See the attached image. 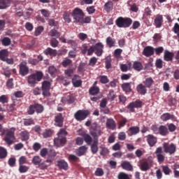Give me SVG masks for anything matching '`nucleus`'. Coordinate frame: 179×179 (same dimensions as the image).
Listing matches in <instances>:
<instances>
[{
	"instance_id": "4468645a",
	"label": "nucleus",
	"mask_w": 179,
	"mask_h": 179,
	"mask_svg": "<svg viewBox=\"0 0 179 179\" xmlns=\"http://www.w3.org/2000/svg\"><path fill=\"white\" fill-rule=\"evenodd\" d=\"M155 155H157V162L159 164L164 162L166 157L163 155V148L162 147H159L156 149Z\"/></svg>"
},
{
	"instance_id": "b1692460",
	"label": "nucleus",
	"mask_w": 179,
	"mask_h": 179,
	"mask_svg": "<svg viewBox=\"0 0 179 179\" xmlns=\"http://www.w3.org/2000/svg\"><path fill=\"white\" fill-rule=\"evenodd\" d=\"M114 8V3L111 1H108L103 6V9L107 13H110Z\"/></svg>"
},
{
	"instance_id": "f03ea898",
	"label": "nucleus",
	"mask_w": 179,
	"mask_h": 179,
	"mask_svg": "<svg viewBox=\"0 0 179 179\" xmlns=\"http://www.w3.org/2000/svg\"><path fill=\"white\" fill-rule=\"evenodd\" d=\"M43 76H44V74H43V72L41 71H37L36 73L30 75L27 80L29 85L32 87H34L37 82H40L43 79Z\"/></svg>"
},
{
	"instance_id": "e2e57ef3",
	"label": "nucleus",
	"mask_w": 179,
	"mask_h": 179,
	"mask_svg": "<svg viewBox=\"0 0 179 179\" xmlns=\"http://www.w3.org/2000/svg\"><path fill=\"white\" fill-rule=\"evenodd\" d=\"M58 44H59V42H58V40L57 38H52L50 40V45L51 47H53V48H56V47H58Z\"/></svg>"
},
{
	"instance_id": "aec40b11",
	"label": "nucleus",
	"mask_w": 179,
	"mask_h": 179,
	"mask_svg": "<svg viewBox=\"0 0 179 179\" xmlns=\"http://www.w3.org/2000/svg\"><path fill=\"white\" fill-rule=\"evenodd\" d=\"M147 142L148 145L152 148L155 143H157V138L152 134H148L147 136Z\"/></svg>"
},
{
	"instance_id": "7ed1b4c3",
	"label": "nucleus",
	"mask_w": 179,
	"mask_h": 179,
	"mask_svg": "<svg viewBox=\"0 0 179 179\" xmlns=\"http://www.w3.org/2000/svg\"><path fill=\"white\" fill-rule=\"evenodd\" d=\"M115 24L117 27L127 29V27H129L131 24H132V19L129 17H119L115 20Z\"/></svg>"
},
{
	"instance_id": "412c9836",
	"label": "nucleus",
	"mask_w": 179,
	"mask_h": 179,
	"mask_svg": "<svg viewBox=\"0 0 179 179\" xmlns=\"http://www.w3.org/2000/svg\"><path fill=\"white\" fill-rule=\"evenodd\" d=\"M147 87L143 85V84L141 83L137 85L136 90L139 94L141 96H145L148 93V90L146 89Z\"/></svg>"
},
{
	"instance_id": "de8ad7c7",
	"label": "nucleus",
	"mask_w": 179,
	"mask_h": 179,
	"mask_svg": "<svg viewBox=\"0 0 179 179\" xmlns=\"http://www.w3.org/2000/svg\"><path fill=\"white\" fill-rule=\"evenodd\" d=\"M94 176H96V177H103V176H104V170H103L102 168H96Z\"/></svg>"
},
{
	"instance_id": "6e6d98bb",
	"label": "nucleus",
	"mask_w": 179,
	"mask_h": 179,
	"mask_svg": "<svg viewBox=\"0 0 179 179\" xmlns=\"http://www.w3.org/2000/svg\"><path fill=\"white\" fill-rule=\"evenodd\" d=\"M72 64V61L70 59L66 58L63 62H62V66L64 68H66V66H69V65Z\"/></svg>"
},
{
	"instance_id": "3c124183",
	"label": "nucleus",
	"mask_w": 179,
	"mask_h": 179,
	"mask_svg": "<svg viewBox=\"0 0 179 179\" xmlns=\"http://www.w3.org/2000/svg\"><path fill=\"white\" fill-rule=\"evenodd\" d=\"M10 43H12V41H10V38L8 37H4L1 40V44L2 45H4V47H8L10 44Z\"/></svg>"
},
{
	"instance_id": "7c9ffc66",
	"label": "nucleus",
	"mask_w": 179,
	"mask_h": 179,
	"mask_svg": "<svg viewBox=\"0 0 179 179\" xmlns=\"http://www.w3.org/2000/svg\"><path fill=\"white\" fill-rule=\"evenodd\" d=\"M106 43L109 48H112V47H115V39L111 38V36H108L106 38Z\"/></svg>"
},
{
	"instance_id": "8fccbe9b",
	"label": "nucleus",
	"mask_w": 179,
	"mask_h": 179,
	"mask_svg": "<svg viewBox=\"0 0 179 179\" xmlns=\"http://www.w3.org/2000/svg\"><path fill=\"white\" fill-rule=\"evenodd\" d=\"M99 79L101 83L103 85H106V83H108L110 82V80H108V77H107V76H99Z\"/></svg>"
},
{
	"instance_id": "1a4fd4ad",
	"label": "nucleus",
	"mask_w": 179,
	"mask_h": 179,
	"mask_svg": "<svg viewBox=\"0 0 179 179\" xmlns=\"http://www.w3.org/2000/svg\"><path fill=\"white\" fill-rule=\"evenodd\" d=\"M164 152L165 153H169V155H174L176 152H177V146L176 144L171 143L169 144V143H163Z\"/></svg>"
},
{
	"instance_id": "c9c22d12",
	"label": "nucleus",
	"mask_w": 179,
	"mask_h": 179,
	"mask_svg": "<svg viewBox=\"0 0 179 179\" xmlns=\"http://www.w3.org/2000/svg\"><path fill=\"white\" fill-rule=\"evenodd\" d=\"M159 134L162 136H166L169 134V129L166 126L161 125L159 127Z\"/></svg>"
},
{
	"instance_id": "20e7f679",
	"label": "nucleus",
	"mask_w": 179,
	"mask_h": 179,
	"mask_svg": "<svg viewBox=\"0 0 179 179\" xmlns=\"http://www.w3.org/2000/svg\"><path fill=\"white\" fill-rule=\"evenodd\" d=\"M16 129L14 127L10 128V129L6 130V136L4 138V141L7 145H12L16 138L15 137V131Z\"/></svg>"
},
{
	"instance_id": "2eb2a0df",
	"label": "nucleus",
	"mask_w": 179,
	"mask_h": 179,
	"mask_svg": "<svg viewBox=\"0 0 179 179\" xmlns=\"http://www.w3.org/2000/svg\"><path fill=\"white\" fill-rule=\"evenodd\" d=\"M143 55L147 57H152V55H155V48L152 46H146L144 48L143 50Z\"/></svg>"
},
{
	"instance_id": "a878e982",
	"label": "nucleus",
	"mask_w": 179,
	"mask_h": 179,
	"mask_svg": "<svg viewBox=\"0 0 179 179\" xmlns=\"http://www.w3.org/2000/svg\"><path fill=\"white\" fill-rule=\"evenodd\" d=\"M80 136H83L85 142L88 145H92V142L93 141V138L90 136L89 134L86 132H83L80 134Z\"/></svg>"
},
{
	"instance_id": "338daca9",
	"label": "nucleus",
	"mask_w": 179,
	"mask_h": 179,
	"mask_svg": "<svg viewBox=\"0 0 179 179\" xmlns=\"http://www.w3.org/2000/svg\"><path fill=\"white\" fill-rule=\"evenodd\" d=\"M64 73L67 78H72L73 76V69H69L67 70H65Z\"/></svg>"
},
{
	"instance_id": "4be33fe9",
	"label": "nucleus",
	"mask_w": 179,
	"mask_h": 179,
	"mask_svg": "<svg viewBox=\"0 0 179 179\" xmlns=\"http://www.w3.org/2000/svg\"><path fill=\"white\" fill-rule=\"evenodd\" d=\"M174 58V53L171 52L169 50H165L164 54V61H166V62H170L173 61V59Z\"/></svg>"
},
{
	"instance_id": "39448f33",
	"label": "nucleus",
	"mask_w": 179,
	"mask_h": 179,
	"mask_svg": "<svg viewBox=\"0 0 179 179\" xmlns=\"http://www.w3.org/2000/svg\"><path fill=\"white\" fill-rule=\"evenodd\" d=\"M43 111H44V106L43 105L34 103L29 106L27 113L29 115H33L34 113H37V114H41Z\"/></svg>"
},
{
	"instance_id": "c85d7f7f",
	"label": "nucleus",
	"mask_w": 179,
	"mask_h": 179,
	"mask_svg": "<svg viewBox=\"0 0 179 179\" xmlns=\"http://www.w3.org/2000/svg\"><path fill=\"white\" fill-rule=\"evenodd\" d=\"M115 121L113 119H108L106 121V128L108 129H115Z\"/></svg>"
},
{
	"instance_id": "0e129e2a",
	"label": "nucleus",
	"mask_w": 179,
	"mask_h": 179,
	"mask_svg": "<svg viewBox=\"0 0 179 179\" xmlns=\"http://www.w3.org/2000/svg\"><path fill=\"white\" fill-rule=\"evenodd\" d=\"M8 166H10V167H15V166H16V158L10 157L8 159Z\"/></svg>"
},
{
	"instance_id": "4d7b16f0",
	"label": "nucleus",
	"mask_w": 179,
	"mask_h": 179,
	"mask_svg": "<svg viewBox=\"0 0 179 179\" xmlns=\"http://www.w3.org/2000/svg\"><path fill=\"white\" fill-rule=\"evenodd\" d=\"M118 179H131L129 175L124 172H120L117 176Z\"/></svg>"
},
{
	"instance_id": "0eeeda50",
	"label": "nucleus",
	"mask_w": 179,
	"mask_h": 179,
	"mask_svg": "<svg viewBox=\"0 0 179 179\" xmlns=\"http://www.w3.org/2000/svg\"><path fill=\"white\" fill-rule=\"evenodd\" d=\"M42 94L44 97H50L51 96V92H50V90H51V82L48 80H44L42 82Z\"/></svg>"
},
{
	"instance_id": "09e8293b",
	"label": "nucleus",
	"mask_w": 179,
	"mask_h": 179,
	"mask_svg": "<svg viewBox=\"0 0 179 179\" xmlns=\"http://www.w3.org/2000/svg\"><path fill=\"white\" fill-rule=\"evenodd\" d=\"M29 166L26 165H19V171L21 174H23L24 173H27L29 171Z\"/></svg>"
},
{
	"instance_id": "774afa93",
	"label": "nucleus",
	"mask_w": 179,
	"mask_h": 179,
	"mask_svg": "<svg viewBox=\"0 0 179 179\" xmlns=\"http://www.w3.org/2000/svg\"><path fill=\"white\" fill-rule=\"evenodd\" d=\"M90 22H92V18L90 17H83L80 22V24H84V23H90Z\"/></svg>"
},
{
	"instance_id": "6e6552de",
	"label": "nucleus",
	"mask_w": 179,
	"mask_h": 179,
	"mask_svg": "<svg viewBox=\"0 0 179 179\" xmlns=\"http://www.w3.org/2000/svg\"><path fill=\"white\" fill-rule=\"evenodd\" d=\"M90 115V111L87 110H79L74 114V118L76 121H85L87 117Z\"/></svg>"
},
{
	"instance_id": "bf43d9fd",
	"label": "nucleus",
	"mask_w": 179,
	"mask_h": 179,
	"mask_svg": "<svg viewBox=\"0 0 179 179\" xmlns=\"http://www.w3.org/2000/svg\"><path fill=\"white\" fill-rule=\"evenodd\" d=\"M155 66L158 69H162V68H163V60H162V59H157L155 62Z\"/></svg>"
},
{
	"instance_id": "5701e85b",
	"label": "nucleus",
	"mask_w": 179,
	"mask_h": 179,
	"mask_svg": "<svg viewBox=\"0 0 179 179\" xmlns=\"http://www.w3.org/2000/svg\"><path fill=\"white\" fill-rule=\"evenodd\" d=\"M78 79H79V76L74 75L72 78L73 87H80V86H82V80Z\"/></svg>"
},
{
	"instance_id": "5fc2aeb1",
	"label": "nucleus",
	"mask_w": 179,
	"mask_h": 179,
	"mask_svg": "<svg viewBox=\"0 0 179 179\" xmlns=\"http://www.w3.org/2000/svg\"><path fill=\"white\" fill-rule=\"evenodd\" d=\"M127 122H128V120L125 117H122V119L118 122V128L119 129L122 128L123 127H125L127 124Z\"/></svg>"
},
{
	"instance_id": "423d86ee",
	"label": "nucleus",
	"mask_w": 179,
	"mask_h": 179,
	"mask_svg": "<svg viewBox=\"0 0 179 179\" xmlns=\"http://www.w3.org/2000/svg\"><path fill=\"white\" fill-rule=\"evenodd\" d=\"M72 16L74 20V23H80L82 19L85 17V13L83 10L79 8H76L72 12Z\"/></svg>"
},
{
	"instance_id": "58836bf2",
	"label": "nucleus",
	"mask_w": 179,
	"mask_h": 179,
	"mask_svg": "<svg viewBox=\"0 0 179 179\" xmlns=\"http://www.w3.org/2000/svg\"><path fill=\"white\" fill-rule=\"evenodd\" d=\"M99 92H100V88L96 86H92L89 90V93L92 96H96V94H99Z\"/></svg>"
},
{
	"instance_id": "052dcab7",
	"label": "nucleus",
	"mask_w": 179,
	"mask_h": 179,
	"mask_svg": "<svg viewBox=\"0 0 179 179\" xmlns=\"http://www.w3.org/2000/svg\"><path fill=\"white\" fill-rule=\"evenodd\" d=\"M162 171L165 174V176H170V173L171 171V169L169 168L167 166H162Z\"/></svg>"
},
{
	"instance_id": "f8f14e48",
	"label": "nucleus",
	"mask_w": 179,
	"mask_h": 179,
	"mask_svg": "<svg viewBox=\"0 0 179 179\" xmlns=\"http://www.w3.org/2000/svg\"><path fill=\"white\" fill-rule=\"evenodd\" d=\"M143 104V102H142L141 100L137 99L135 101L131 102L128 106L127 108L131 111V113H134L135 111V108H141Z\"/></svg>"
},
{
	"instance_id": "9b49d317",
	"label": "nucleus",
	"mask_w": 179,
	"mask_h": 179,
	"mask_svg": "<svg viewBox=\"0 0 179 179\" xmlns=\"http://www.w3.org/2000/svg\"><path fill=\"white\" fill-rule=\"evenodd\" d=\"M65 118L64 117V115L59 113L55 115L54 118V125L55 127H57L58 128H62L64 127V120Z\"/></svg>"
},
{
	"instance_id": "680f3d73",
	"label": "nucleus",
	"mask_w": 179,
	"mask_h": 179,
	"mask_svg": "<svg viewBox=\"0 0 179 179\" xmlns=\"http://www.w3.org/2000/svg\"><path fill=\"white\" fill-rule=\"evenodd\" d=\"M86 10L89 15H93L96 12V8L94 6H90L87 7Z\"/></svg>"
},
{
	"instance_id": "49530a36",
	"label": "nucleus",
	"mask_w": 179,
	"mask_h": 179,
	"mask_svg": "<svg viewBox=\"0 0 179 179\" xmlns=\"http://www.w3.org/2000/svg\"><path fill=\"white\" fill-rule=\"evenodd\" d=\"M24 125L25 127H30V125H34V120H33V118L24 119Z\"/></svg>"
},
{
	"instance_id": "ea45409f",
	"label": "nucleus",
	"mask_w": 179,
	"mask_h": 179,
	"mask_svg": "<svg viewBox=\"0 0 179 179\" xmlns=\"http://www.w3.org/2000/svg\"><path fill=\"white\" fill-rule=\"evenodd\" d=\"M173 118H174V115H171L169 113H164L162 116H161V120L162 121H169V120H173Z\"/></svg>"
},
{
	"instance_id": "f257e3e1",
	"label": "nucleus",
	"mask_w": 179,
	"mask_h": 179,
	"mask_svg": "<svg viewBox=\"0 0 179 179\" xmlns=\"http://www.w3.org/2000/svg\"><path fill=\"white\" fill-rule=\"evenodd\" d=\"M68 135V131L64 129H61L57 134V138L54 139V145L57 146V148H59L65 143H66V136Z\"/></svg>"
},
{
	"instance_id": "e433bc0d",
	"label": "nucleus",
	"mask_w": 179,
	"mask_h": 179,
	"mask_svg": "<svg viewBox=\"0 0 179 179\" xmlns=\"http://www.w3.org/2000/svg\"><path fill=\"white\" fill-rule=\"evenodd\" d=\"M122 88L124 92L126 93H131L132 92V89L131 88V83H126L122 85Z\"/></svg>"
},
{
	"instance_id": "37998d69",
	"label": "nucleus",
	"mask_w": 179,
	"mask_h": 179,
	"mask_svg": "<svg viewBox=\"0 0 179 179\" xmlns=\"http://www.w3.org/2000/svg\"><path fill=\"white\" fill-rule=\"evenodd\" d=\"M9 55L8 53V50H1L0 51V59L1 61H6V57Z\"/></svg>"
},
{
	"instance_id": "4c0bfd02",
	"label": "nucleus",
	"mask_w": 179,
	"mask_h": 179,
	"mask_svg": "<svg viewBox=\"0 0 179 179\" xmlns=\"http://www.w3.org/2000/svg\"><path fill=\"white\" fill-rule=\"evenodd\" d=\"M43 52L45 55H53L54 57L57 55V50H54L51 48H48L43 51Z\"/></svg>"
},
{
	"instance_id": "cd10ccee",
	"label": "nucleus",
	"mask_w": 179,
	"mask_h": 179,
	"mask_svg": "<svg viewBox=\"0 0 179 179\" xmlns=\"http://www.w3.org/2000/svg\"><path fill=\"white\" fill-rule=\"evenodd\" d=\"M20 139L22 141H29L30 133L27 130H24L20 133Z\"/></svg>"
},
{
	"instance_id": "864d4df0",
	"label": "nucleus",
	"mask_w": 179,
	"mask_h": 179,
	"mask_svg": "<svg viewBox=\"0 0 179 179\" xmlns=\"http://www.w3.org/2000/svg\"><path fill=\"white\" fill-rule=\"evenodd\" d=\"M69 161L78 162H80V159L76 155L71 154L69 155Z\"/></svg>"
},
{
	"instance_id": "c756f323",
	"label": "nucleus",
	"mask_w": 179,
	"mask_h": 179,
	"mask_svg": "<svg viewBox=\"0 0 179 179\" xmlns=\"http://www.w3.org/2000/svg\"><path fill=\"white\" fill-rule=\"evenodd\" d=\"M57 166L61 170H68V163H66V162H65L64 160L58 161Z\"/></svg>"
},
{
	"instance_id": "a18cd8bd",
	"label": "nucleus",
	"mask_w": 179,
	"mask_h": 179,
	"mask_svg": "<svg viewBox=\"0 0 179 179\" xmlns=\"http://www.w3.org/2000/svg\"><path fill=\"white\" fill-rule=\"evenodd\" d=\"M63 18L66 23H71V22L72 21L71 18V14L68 11H66L64 13Z\"/></svg>"
},
{
	"instance_id": "c03bdc74",
	"label": "nucleus",
	"mask_w": 179,
	"mask_h": 179,
	"mask_svg": "<svg viewBox=\"0 0 179 179\" xmlns=\"http://www.w3.org/2000/svg\"><path fill=\"white\" fill-rule=\"evenodd\" d=\"M129 132L131 134V135H136V134H139V127H131L129 129Z\"/></svg>"
},
{
	"instance_id": "ddd939ff",
	"label": "nucleus",
	"mask_w": 179,
	"mask_h": 179,
	"mask_svg": "<svg viewBox=\"0 0 179 179\" xmlns=\"http://www.w3.org/2000/svg\"><path fill=\"white\" fill-rule=\"evenodd\" d=\"M19 73L21 76H26L29 73V67L26 62H22L19 65Z\"/></svg>"
},
{
	"instance_id": "9d476101",
	"label": "nucleus",
	"mask_w": 179,
	"mask_h": 179,
	"mask_svg": "<svg viewBox=\"0 0 179 179\" xmlns=\"http://www.w3.org/2000/svg\"><path fill=\"white\" fill-rule=\"evenodd\" d=\"M90 134L93 137V141H99V137L101 136V129L97 125H92L90 129Z\"/></svg>"
},
{
	"instance_id": "473e14b6",
	"label": "nucleus",
	"mask_w": 179,
	"mask_h": 179,
	"mask_svg": "<svg viewBox=\"0 0 179 179\" xmlns=\"http://www.w3.org/2000/svg\"><path fill=\"white\" fill-rule=\"evenodd\" d=\"M43 137L45 138H51L54 135V130L51 129H46L43 133Z\"/></svg>"
},
{
	"instance_id": "72a5a7b5",
	"label": "nucleus",
	"mask_w": 179,
	"mask_h": 179,
	"mask_svg": "<svg viewBox=\"0 0 179 179\" xmlns=\"http://www.w3.org/2000/svg\"><path fill=\"white\" fill-rule=\"evenodd\" d=\"M155 83V80H153V78H148L143 82V83L145 85V87H148V89H150L152 87V85Z\"/></svg>"
},
{
	"instance_id": "69168bd1",
	"label": "nucleus",
	"mask_w": 179,
	"mask_h": 179,
	"mask_svg": "<svg viewBox=\"0 0 179 179\" xmlns=\"http://www.w3.org/2000/svg\"><path fill=\"white\" fill-rule=\"evenodd\" d=\"M43 30H44V27L43 26L38 27V28L36 29L34 32V35L36 36H40L41 33H43Z\"/></svg>"
},
{
	"instance_id": "2f4dec72",
	"label": "nucleus",
	"mask_w": 179,
	"mask_h": 179,
	"mask_svg": "<svg viewBox=\"0 0 179 179\" xmlns=\"http://www.w3.org/2000/svg\"><path fill=\"white\" fill-rule=\"evenodd\" d=\"M10 6V0H0V9H6Z\"/></svg>"
},
{
	"instance_id": "6ab92c4d",
	"label": "nucleus",
	"mask_w": 179,
	"mask_h": 179,
	"mask_svg": "<svg viewBox=\"0 0 179 179\" xmlns=\"http://www.w3.org/2000/svg\"><path fill=\"white\" fill-rule=\"evenodd\" d=\"M90 145V149L93 155H96L99 152V140H93L92 143Z\"/></svg>"
},
{
	"instance_id": "a19ab883",
	"label": "nucleus",
	"mask_w": 179,
	"mask_h": 179,
	"mask_svg": "<svg viewBox=\"0 0 179 179\" xmlns=\"http://www.w3.org/2000/svg\"><path fill=\"white\" fill-rule=\"evenodd\" d=\"M8 157V150L3 147L0 146V159H6Z\"/></svg>"
},
{
	"instance_id": "f704fd0d",
	"label": "nucleus",
	"mask_w": 179,
	"mask_h": 179,
	"mask_svg": "<svg viewBox=\"0 0 179 179\" xmlns=\"http://www.w3.org/2000/svg\"><path fill=\"white\" fill-rule=\"evenodd\" d=\"M133 68L135 71L141 72L143 69V65H142L141 62L136 61L133 64Z\"/></svg>"
},
{
	"instance_id": "603ef678",
	"label": "nucleus",
	"mask_w": 179,
	"mask_h": 179,
	"mask_svg": "<svg viewBox=\"0 0 179 179\" xmlns=\"http://www.w3.org/2000/svg\"><path fill=\"white\" fill-rule=\"evenodd\" d=\"M32 163L35 166H38L41 163V158L38 156H34L32 159Z\"/></svg>"
},
{
	"instance_id": "13d9d810",
	"label": "nucleus",
	"mask_w": 179,
	"mask_h": 179,
	"mask_svg": "<svg viewBox=\"0 0 179 179\" xmlns=\"http://www.w3.org/2000/svg\"><path fill=\"white\" fill-rule=\"evenodd\" d=\"M163 51H164V48L162 46L154 49V52H155L156 55H161V54H163Z\"/></svg>"
},
{
	"instance_id": "a211bd4d",
	"label": "nucleus",
	"mask_w": 179,
	"mask_h": 179,
	"mask_svg": "<svg viewBox=\"0 0 179 179\" xmlns=\"http://www.w3.org/2000/svg\"><path fill=\"white\" fill-rule=\"evenodd\" d=\"M121 167L123 170H126V171H134V166L131 164L130 162L124 161L122 162Z\"/></svg>"
},
{
	"instance_id": "393cba45",
	"label": "nucleus",
	"mask_w": 179,
	"mask_h": 179,
	"mask_svg": "<svg viewBox=\"0 0 179 179\" xmlns=\"http://www.w3.org/2000/svg\"><path fill=\"white\" fill-rule=\"evenodd\" d=\"M86 152H87V147L86 145H83L76 150V153L79 157L83 156Z\"/></svg>"
},
{
	"instance_id": "bb28decb",
	"label": "nucleus",
	"mask_w": 179,
	"mask_h": 179,
	"mask_svg": "<svg viewBox=\"0 0 179 179\" xmlns=\"http://www.w3.org/2000/svg\"><path fill=\"white\" fill-rule=\"evenodd\" d=\"M150 162L148 161H144L141 162L140 169L141 171H148V170H150Z\"/></svg>"
},
{
	"instance_id": "79ce46f5",
	"label": "nucleus",
	"mask_w": 179,
	"mask_h": 179,
	"mask_svg": "<svg viewBox=\"0 0 179 179\" xmlns=\"http://www.w3.org/2000/svg\"><path fill=\"white\" fill-rule=\"evenodd\" d=\"M48 35L50 36V37H56V38H59V37H61V33L56 29L50 30Z\"/></svg>"
},
{
	"instance_id": "dca6fc26",
	"label": "nucleus",
	"mask_w": 179,
	"mask_h": 179,
	"mask_svg": "<svg viewBox=\"0 0 179 179\" xmlns=\"http://www.w3.org/2000/svg\"><path fill=\"white\" fill-rule=\"evenodd\" d=\"M94 48L95 50V54L97 57H101L103 55V49L104 48V45L101 43H97L94 45Z\"/></svg>"
},
{
	"instance_id": "f3484780",
	"label": "nucleus",
	"mask_w": 179,
	"mask_h": 179,
	"mask_svg": "<svg viewBox=\"0 0 179 179\" xmlns=\"http://www.w3.org/2000/svg\"><path fill=\"white\" fill-rule=\"evenodd\" d=\"M154 24L157 29H160L163 24V15H157L154 20Z\"/></svg>"
}]
</instances>
